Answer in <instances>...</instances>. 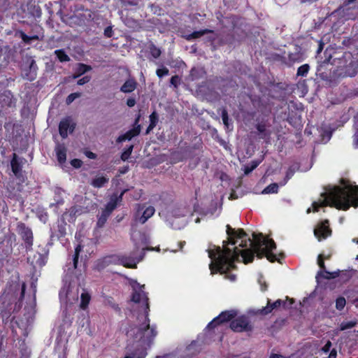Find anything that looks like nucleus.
I'll use <instances>...</instances> for the list:
<instances>
[{
  "mask_svg": "<svg viewBox=\"0 0 358 358\" xmlns=\"http://www.w3.org/2000/svg\"><path fill=\"white\" fill-rule=\"evenodd\" d=\"M145 249L143 250L142 255L138 259H135L132 257L126 256V255H122V256H117V257H110V258L113 259L111 262H113L115 263L119 264L120 265H122L123 266L128 268H136V264L139 262H141L143 259V256L145 255Z\"/></svg>",
  "mask_w": 358,
  "mask_h": 358,
  "instance_id": "10",
  "label": "nucleus"
},
{
  "mask_svg": "<svg viewBox=\"0 0 358 358\" xmlns=\"http://www.w3.org/2000/svg\"><path fill=\"white\" fill-rule=\"evenodd\" d=\"M37 70L36 61L30 56L26 57L21 66L22 78L29 81L34 80L37 77Z\"/></svg>",
  "mask_w": 358,
  "mask_h": 358,
  "instance_id": "5",
  "label": "nucleus"
},
{
  "mask_svg": "<svg viewBox=\"0 0 358 358\" xmlns=\"http://www.w3.org/2000/svg\"><path fill=\"white\" fill-rule=\"evenodd\" d=\"M336 69L333 72L335 78L355 77L358 73V63L350 52H345L338 59Z\"/></svg>",
  "mask_w": 358,
  "mask_h": 358,
  "instance_id": "4",
  "label": "nucleus"
},
{
  "mask_svg": "<svg viewBox=\"0 0 358 358\" xmlns=\"http://www.w3.org/2000/svg\"><path fill=\"white\" fill-rule=\"evenodd\" d=\"M26 162V159L20 157L16 153H13L10 161L11 170L17 178H20L22 176V166Z\"/></svg>",
  "mask_w": 358,
  "mask_h": 358,
  "instance_id": "11",
  "label": "nucleus"
},
{
  "mask_svg": "<svg viewBox=\"0 0 358 358\" xmlns=\"http://www.w3.org/2000/svg\"><path fill=\"white\" fill-rule=\"evenodd\" d=\"M180 78L176 75L171 78L170 83L171 85H173L175 88H178V85L180 83Z\"/></svg>",
  "mask_w": 358,
  "mask_h": 358,
  "instance_id": "42",
  "label": "nucleus"
},
{
  "mask_svg": "<svg viewBox=\"0 0 358 358\" xmlns=\"http://www.w3.org/2000/svg\"><path fill=\"white\" fill-rule=\"evenodd\" d=\"M346 304L345 299L343 296H339L336 300V308L338 310H342Z\"/></svg>",
  "mask_w": 358,
  "mask_h": 358,
  "instance_id": "39",
  "label": "nucleus"
},
{
  "mask_svg": "<svg viewBox=\"0 0 358 358\" xmlns=\"http://www.w3.org/2000/svg\"><path fill=\"white\" fill-rule=\"evenodd\" d=\"M91 300V295L87 292H83L80 295V307L83 310L87 308Z\"/></svg>",
  "mask_w": 358,
  "mask_h": 358,
  "instance_id": "27",
  "label": "nucleus"
},
{
  "mask_svg": "<svg viewBox=\"0 0 358 358\" xmlns=\"http://www.w3.org/2000/svg\"><path fill=\"white\" fill-rule=\"evenodd\" d=\"M331 234V230L329 226V220L323 221L317 229L314 230L315 236L320 241L322 238L325 239Z\"/></svg>",
  "mask_w": 358,
  "mask_h": 358,
  "instance_id": "13",
  "label": "nucleus"
},
{
  "mask_svg": "<svg viewBox=\"0 0 358 358\" xmlns=\"http://www.w3.org/2000/svg\"><path fill=\"white\" fill-rule=\"evenodd\" d=\"M317 264L321 269L320 271H323L324 269L326 268L324 261V257H323V255L321 254L319 255L317 257Z\"/></svg>",
  "mask_w": 358,
  "mask_h": 358,
  "instance_id": "46",
  "label": "nucleus"
},
{
  "mask_svg": "<svg viewBox=\"0 0 358 358\" xmlns=\"http://www.w3.org/2000/svg\"><path fill=\"white\" fill-rule=\"evenodd\" d=\"M55 55L57 58L61 62H65L70 61L69 56L66 53V52L63 49L56 50L55 51Z\"/></svg>",
  "mask_w": 358,
  "mask_h": 358,
  "instance_id": "31",
  "label": "nucleus"
},
{
  "mask_svg": "<svg viewBox=\"0 0 358 358\" xmlns=\"http://www.w3.org/2000/svg\"><path fill=\"white\" fill-rule=\"evenodd\" d=\"M124 192L125 191L122 192L118 196L117 194L112 195L110 201L107 203L106 208L103 210L111 214L117 207V203L122 201Z\"/></svg>",
  "mask_w": 358,
  "mask_h": 358,
  "instance_id": "16",
  "label": "nucleus"
},
{
  "mask_svg": "<svg viewBox=\"0 0 358 358\" xmlns=\"http://www.w3.org/2000/svg\"><path fill=\"white\" fill-rule=\"evenodd\" d=\"M78 259H79V256L78 255H73V268L76 269L78 267Z\"/></svg>",
  "mask_w": 358,
  "mask_h": 358,
  "instance_id": "56",
  "label": "nucleus"
},
{
  "mask_svg": "<svg viewBox=\"0 0 358 358\" xmlns=\"http://www.w3.org/2000/svg\"><path fill=\"white\" fill-rule=\"evenodd\" d=\"M196 345V342H192L187 348V350H191Z\"/></svg>",
  "mask_w": 358,
  "mask_h": 358,
  "instance_id": "64",
  "label": "nucleus"
},
{
  "mask_svg": "<svg viewBox=\"0 0 358 358\" xmlns=\"http://www.w3.org/2000/svg\"><path fill=\"white\" fill-rule=\"evenodd\" d=\"M169 73V71L166 67H163L162 69H157L156 71V74L159 78H162L164 76L168 75Z\"/></svg>",
  "mask_w": 358,
  "mask_h": 358,
  "instance_id": "43",
  "label": "nucleus"
},
{
  "mask_svg": "<svg viewBox=\"0 0 358 358\" xmlns=\"http://www.w3.org/2000/svg\"><path fill=\"white\" fill-rule=\"evenodd\" d=\"M275 59L280 62L282 64L289 66L288 58L287 59L285 56L276 55L275 56Z\"/></svg>",
  "mask_w": 358,
  "mask_h": 358,
  "instance_id": "48",
  "label": "nucleus"
},
{
  "mask_svg": "<svg viewBox=\"0 0 358 358\" xmlns=\"http://www.w3.org/2000/svg\"><path fill=\"white\" fill-rule=\"evenodd\" d=\"M343 187L334 186L321 194L318 201L312 203L313 211L318 212L321 207L330 206L338 210H347L351 206L358 207V185H352L341 179Z\"/></svg>",
  "mask_w": 358,
  "mask_h": 358,
  "instance_id": "2",
  "label": "nucleus"
},
{
  "mask_svg": "<svg viewBox=\"0 0 358 358\" xmlns=\"http://www.w3.org/2000/svg\"><path fill=\"white\" fill-rule=\"evenodd\" d=\"M255 127L259 133V138L264 139L266 142L268 141L271 137V131L266 129V124L262 122L257 124Z\"/></svg>",
  "mask_w": 358,
  "mask_h": 358,
  "instance_id": "19",
  "label": "nucleus"
},
{
  "mask_svg": "<svg viewBox=\"0 0 358 358\" xmlns=\"http://www.w3.org/2000/svg\"><path fill=\"white\" fill-rule=\"evenodd\" d=\"M76 123L72 122L69 117L62 120L59 124V133L62 138H66L68 136V131L69 133H73L76 128Z\"/></svg>",
  "mask_w": 358,
  "mask_h": 358,
  "instance_id": "12",
  "label": "nucleus"
},
{
  "mask_svg": "<svg viewBox=\"0 0 358 358\" xmlns=\"http://www.w3.org/2000/svg\"><path fill=\"white\" fill-rule=\"evenodd\" d=\"M294 173V170L292 169L291 168H289V169L286 172L284 184H285L293 176Z\"/></svg>",
  "mask_w": 358,
  "mask_h": 358,
  "instance_id": "51",
  "label": "nucleus"
},
{
  "mask_svg": "<svg viewBox=\"0 0 358 358\" xmlns=\"http://www.w3.org/2000/svg\"><path fill=\"white\" fill-rule=\"evenodd\" d=\"M144 206L141 208H138L137 213L136 214V220L138 221L141 224H144L147 222V220L150 218L155 213V209L153 206H149L145 208L141 215H139L140 212L143 210Z\"/></svg>",
  "mask_w": 358,
  "mask_h": 358,
  "instance_id": "15",
  "label": "nucleus"
},
{
  "mask_svg": "<svg viewBox=\"0 0 358 358\" xmlns=\"http://www.w3.org/2000/svg\"><path fill=\"white\" fill-rule=\"evenodd\" d=\"M269 358H285V357L279 354H271Z\"/></svg>",
  "mask_w": 358,
  "mask_h": 358,
  "instance_id": "62",
  "label": "nucleus"
},
{
  "mask_svg": "<svg viewBox=\"0 0 358 358\" xmlns=\"http://www.w3.org/2000/svg\"><path fill=\"white\" fill-rule=\"evenodd\" d=\"M150 52L155 59L159 57L162 53L160 49L154 44L150 46Z\"/></svg>",
  "mask_w": 358,
  "mask_h": 358,
  "instance_id": "37",
  "label": "nucleus"
},
{
  "mask_svg": "<svg viewBox=\"0 0 358 358\" xmlns=\"http://www.w3.org/2000/svg\"><path fill=\"white\" fill-rule=\"evenodd\" d=\"M84 154L87 158L91 159H95L97 157V155L95 153H94L90 150H85L84 152Z\"/></svg>",
  "mask_w": 358,
  "mask_h": 358,
  "instance_id": "53",
  "label": "nucleus"
},
{
  "mask_svg": "<svg viewBox=\"0 0 358 358\" xmlns=\"http://www.w3.org/2000/svg\"><path fill=\"white\" fill-rule=\"evenodd\" d=\"M230 329L234 332H249L253 329L248 317L241 315L234 318L229 324Z\"/></svg>",
  "mask_w": 358,
  "mask_h": 358,
  "instance_id": "8",
  "label": "nucleus"
},
{
  "mask_svg": "<svg viewBox=\"0 0 358 358\" xmlns=\"http://www.w3.org/2000/svg\"><path fill=\"white\" fill-rule=\"evenodd\" d=\"M357 324V321H348V322H343L341 323L339 329L341 331H345L347 329H350L355 327Z\"/></svg>",
  "mask_w": 358,
  "mask_h": 358,
  "instance_id": "35",
  "label": "nucleus"
},
{
  "mask_svg": "<svg viewBox=\"0 0 358 358\" xmlns=\"http://www.w3.org/2000/svg\"><path fill=\"white\" fill-rule=\"evenodd\" d=\"M236 268V266L234 265V266H231L230 269L227 270V271L224 272V273H220V274H225V278L230 280L231 281H234L236 278V275L235 274H231V273H228V272L231 270V269H234Z\"/></svg>",
  "mask_w": 358,
  "mask_h": 358,
  "instance_id": "45",
  "label": "nucleus"
},
{
  "mask_svg": "<svg viewBox=\"0 0 358 358\" xmlns=\"http://www.w3.org/2000/svg\"><path fill=\"white\" fill-rule=\"evenodd\" d=\"M324 55L325 56V59L321 62L320 67H322L323 64H328L332 57L331 54L327 50L324 51Z\"/></svg>",
  "mask_w": 358,
  "mask_h": 358,
  "instance_id": "44",
  "label": "nucleus"
},
{
  "mask_svg": "<svg viewBox=\"0 0 358 358\" xmlns=\"http://www.w3.org/2000/svg\"><path fill=\"white\" fill-rule=\"evenodd\" d=\"M141 132V127L138 125L137 127L128 130L126 133L122 135H120L117 141L118 143H121L127 140L130 141L132 138L137 136Z\"/></svg>",
  "mask_w": 358,
  "mask_h": 358,
  "instance_id": "17",
  "label": "nucleus"
},
{
  "mask_svg": "<svg viewBox=\"0 0 358 358\" xmlns=\"http://www.w3.org/2000/svg\"><path fill=\"white\" fill-rule=\"evenodd\" d=\"M0 101L2 107L11 108L15 105V99L10 91L5 92L1 96Z\"/></svg>",
  "mask_w": 358,
  "mask_h": 358,
  "instance_id": "18",
  "label": "nucleus"
},
{
  "mask_svg": "<svg viewBox=\"0 0 358 358\" xmlns=\"http://www.w3.org/2000/svg\"><path fill=\"white\" fill-rule=\"evenodd\" d=\"M17 230L18 234L20 236L27 251L32 250L34 244V236L31 228L26 226L23 222H19L17 226Z\"/></svg>",
  "mask_w": 358,
  "mask_h": 358,
  "instance_id": "9",
  "label": "nucleus"
},
{
  "mask_svg": "<svg viewBox=\"0 0 358 358\" xmlns=\"http://www.w3.org/2000/svg\"><path fill=\"white\" fill-rule=\"evenodd\" d=\"M324 43H323V41L322 40L319 41V44H318V48H317V55H319L320 53L322 52V51L323 50V48H324Z\"/></svg>",
  "mask_w": 358,
  "mask_h": 358,
  "instance_id": "55",
  "label": "nucleus"
},
{
  "mask_svg": "<svg viewBox=\"0 0 358 358\" xmlns=\"http://www.w3.org/2000/svg\"><path fill=\"white\" fill-rule=\"evenodd\" d=\"M81 94L80 92H74L70 94L66 99V103L71 104L76 99L80 97Z\"/></svg>",
  "mask_w": 358,
  "mask_h": 358,
  "instance_id": "41",
  "label": "nucleus"
},
{
  "mask_svg": "<svg viewBox=\"0 0 358 358\" xmlns=\"http://www.w3.org/2000/svg\"><path fill=\"white\" fill-rule=\"evenodd\" d=\"M90 70H92L91 66L83 63H78L76 70V73L73 76V78H77Z\"/></svg>",
  "mask_w": 358,
  "mask_h": 358,
  "instance_id": "24",
  "label": "nucleus"
},
{
  "mask_svg": "<svg viewBox=\"0 0 358 358\" xmlns=\"http://www.w3.org/2000/svg\"><path fill=\"white\" fill-rule=\"evenodd\" d=\"M66 227L64 225H58L57 230L55 232V235H52L51 236L53 237L54 236H57L58 239L64 237L66 235Z\"/></svg>",
  "mask_w": 358,
  "mask_h": 358,
  "instance_id": "38",
  "label": "nucleus"
},
{
  "mask_svg": "<svg viewBox=\"0 0 358 358\" xmlns=\"http://www.w3.org/2000/svg\"><path fill=\"white\" fill-rule=\"evenodd\" d=\"M221 116H222V120L224 125L225 126V127L227 129H228L229 125V115H228V112H227V109L223 108L222 110Z\"/></svg>",
  "mask_w": 358,
  "mask_h": 358,
  "instance_id": "40",
  "label": "nucleus"
},
{
  "mask_svg": "<svg viewBox=\"0 0 358 358\" xmlns=\"http://www.w3.org/2000/svg\"><path fill=\"white\" fill-rule=\"evenodd\" d=\"M104 36L107 38H110L113 35V31L112 27L108 26L104 29Z\"/></svg>",
  "mask_w": 358,
  "mask_h": 358,
  "instance_id": "50",
  "label": "nucleus"
},
{
  "mask_svg": "<svg viewBox=\"0 0 358 358\" xmlns=\"http://www.w3.org/2000/svg\"><path fill=\"white\" fill-rule=\"evenodd\" d=\"M70 163L71 165L76 169H79L83 165V162L80 159H73L71 161Z\"/></svg>",
  "mask_w": 358,
  "mask_h": 358,
  "instance_id": "47",
  "label": "nucleus"
},
{
  "mask_svg": "<svg viewBox=\"0 0 358 358\" xmlns=\"http://www.w3.org/2000/svg\"><path fill=\"white\" fill-rule=\"evenodd\" d=\"M82 248H83V247H82V245H80V244H79V245H78L76 247V248H75V252H74V255H78V256H79V255H80V252H81V250H82Z\"/></svg>",
  "mask_w": 358,
  "mask_h": 358,
  "instance_id": "59",
  "label": "nucleus"
},
{
  "mask_svg": "<svg viewBox=\"0 0 358 358\" xmlns=\"http://www.w3.org/2000/svg\"><path fill=\"white\" fill-rule=\"evenodd\" d=\"M303 55L300 51L296 52H289L288 54L289 66H291L296 62H301L303 60Z\"/></svg>",
  "mask_w": 358,
  "mask_h": 358,
  "instance_id": "26",
  "label": "nucleus"
},
{
  "mask_svg": "<svg viewBox=\"0 0 358 358\" xmlns=\"http://www.w3.org/2000/svg\"><path fill=\"white\" fill-rule=\"evenodd\" d=\"M133 148H134V145H131L130 146H129L127 149H125L122 152L121 157H120L122 161H124V162L127 161L129 158V157L133 151Z\"/></svg>",
  "mask_w": 358,
  "mask_h": 358,
  "instance_id": "36",
  "label": "nucleus"
},
{
  "mask_svg": "<svg viewBox=\"0 0 358 358\" xmlns=\"http://www.w3.org/2000/svg\"><path fill=\"white\" fill-rule=\"evenodd\" d=\"M109 178L106 176H98L92 180L90 185L94 188H101L108 183Z\"/></svg>",
  "mask_w": 358,
  "mask_h": 358,
  "instance_id": "22",
  "label": "nucleus"
},
{
  "mask_svg": "<svg viewBox=\"0 0 358 358\" xmlns=\"http://www.w3.org/2000/svg\"><path fill=\"white\" fill-rule=\"evenodd\" d=\"M25 290H26V285L24 282L22 285V289H21V293H20V299H24V294H25Z\"/></svg>",
  "mask_w": 358,
  "mask_h": 358,
  "instance_id": "57",
  "label": "nucleus"
},
{
  "mask_svg": "<svg viewBox=\"0 0 358 358\" xmlns=\"http://www.w3.org/2000/svg\"><path fill=\"white\" fill-rule=\"evenodd\" d=\"M91 80V76H85L84 77H83L82 78L79 79L78 81H77V84L78 85H83L87 83H89Z\"/></svg>",
  "mask_w": 358,
  "mask_h": 358,
  "instance_id": "49",
  "label": "nucleus"
},
{
  "mask_svg": "<svg viewBox=\"0 0 358 358\" xmlns=\"http://www.w3.org/2000/svg\"><path fill=\"white\" fill-rule=\"evenodd\" d=\"M278 192V185L277 183H271L268 185L262 191L263 194H275Z\"/></svg>",
  "mask_w": 358,
  "mask_h": 358,
  "instance_id": "34",
  "label": "nucleus"
},
{
  "mask_svg": "<svg viewBox=\"0 0 358 358\" xmlns=\"http://www.w3.org/2000/svg\"><path fill=\"white\" fill-rule=\"evenodd\" d=\"M320 76L324 80H328L327 74H325L324 73H320Z\"/></svg>",
  "mask_w": 358,
  "mask_h": 358,
  "instance_id": "63",
  "label": "nucleus"
},
{
  "mask_svg": "<svg viewBox=\"0 0 358 358\" xmlns=\"http://www.w3.org/2000/svg\"><path fill=\"white\" fill-rule=\"evenodd\" d=\"M32 32L36 33L28 36L22 30L17 29L15 31V37L20 38L25 45H30L32 41H42L43 39V29L41 26L36 25L32 29Z\"/></svg>",
  "mask_w": 358,
  "mask_h": 358,
  "instance_id": "6",
  "label": "nucleus"
},
{
  "mask_svg": "<svg viewBox=\"0 0 358 358\" xmlns=\"http://www.w3.org/2000/svg\"><path fill=\"white\" fill-rule=\"evenodd\" d=\"M259 160H253L244 166V173L248 175L255 170L260 164Z\"/></svg>",
  "mask_w": 358,
  "mask_h": 358,
  "instance_id": "30",
  "label": "nucleus"
},
{
  "mask_svg": "<svg viewBox=\"0 0 358 358\" xmlns=\"http://www.w3.org/2000/svg\"><path fill=\"white\" fill-rule=\"evenodd\" d=\"M340 275V271L337 270L336 271L330 272L328 271L326 268L323 271H320L317 272L316 278L318 280L319 278L331 280L338 278Z\"/></svg>",
  "mask_w": 358,
  "mask_h": 358,
  "instance_id": "23",
  "label": "nucleus"
},
{
  "mask_svg": "<svg viewBox=\"0 0 358 358\" xmlns=\"http://www.w3.org/2000/svg\"><path fill=\"white\" fill-rule=\"evenodd\" d=\"M281 306L284 308L286 307L285 301L278 299L272 303L270 299H268L266 306L263 307L259 311L261 315H266L271 313L273 310L277 309Z\"/></svg>",
  "mask_w": 358,
  "mask_h": 358,
  "instance_id": "14",
  "label": "nucleus"
},
{
  "mask_svg": "<svg viewBox=\"0 0 358 358\" xmlns=\"http://www.w3.org/2000/svg\"><path fill=\"white\" fill-rule=\"evenodd\" d=\"M138 289L134 288L131 301L139 303L141 301L145 305V316L143 322L136 326L134 332V338L142 341L143 343L150 345L157 334L155 326L150 327L148 312L150 310L149 298L148 293L144 291L145 285L138 284Z\"/></svg>",
  "mask_w": 358,
  "mask_h": 358,
  "instance_id": "3",
  "label": "nucleus"
},
{
  "mask_svg": "<svg viewBox=\"0 0 358 358\" xmlns=\"http://www.w3.org/2000/svg\"><path fill=\"white\" fill-rule=\"evenodd\" d=\"M85 212V208L83 206L75 205L70 208L69 213L71 215L78 216L80 215Z\"/></svg>",
  "mask_w": 358,
  "mask_h": 358,
  "instance_id": "32",
  "label": "nucleus"
},
{
  "mask_svg": "<svg viewBox=\"0 0 358 358\" xmlns=\"http://www.w3.org/2000/svg\"><path fill=\"white\" fill-rule=\"evenodd\" d=\"M66 148L64 144H58L55 148V152L57 161L63 164L66 160Z\"/></svg>",
  "mask_w": 358,
  "mask_h": 358,
  "instance_id": "21",
  "label": "nucleus"
},
{
  "mask_svg": "<svg viewBox=\"0 0 358 358\" xmlns=\"http://www.w3.org/2000/svg\"><path fill=\"white\" fill-rule=\"evenodd\" d=\"M310 70V66L308 64L300 66L296 72L297 76L306 77Z\"/></svg>",
  "mask_w": 358,
  "mask_h": 358,
  "instance_id": "33",
  "label": "nucleus"
},
{
  "mask_svg": "<svg viewBox=\"0 0 358 358\" xmlns=\"http://www.w3.org/2000/svg\"><path fill=\"white\" fill-rule=\"evenodd\" d=\"M337 357V351L336 349H332L330 351V353L329 355V358H336Z\"/></svg>",
  "mask_w": 358,
  "mask_h": 358,
  "instance_id": "58",
  "label": "nucleus"
},
{
  "mask_svg": "<svg viewBox=\"0 0 358 358\" xmlns=\"http://www.w3.org/2000/svg\"><path fill=\"white\" fill-rule=\"evenodd\" d=\"M228 242L224 241V249L214 245V249H208V257L212 259L209 264L210 273H224L234 266V263L243 258L244 264L253 262L255 255L258 259L266 257L270 262H278L282 264L281 259L285 258L282 252L278 255L273 251L276 248V244L273 239L266 238L263 234H253V241L248 237L243 229L236 230L229 224L226 226Z\"/></svg>",
  "mask_w": 358,
  "mask_h": 358,
  "instance_id": "1",
  "label": "nucleus"
},
{
  "mask_svg": "<svg viewBox=\"0 0 358 358\" xmlns=\"http://www.w3.org/2000/svg\"><path fill=\"white\" fill-rule=\"evenodd\" d=\"M209 33H214V31L212 29H201L199 31H194L192 33H191L190 34L185 36V38L187 41H191L192 39L199 38L201 36L205 35L206 34H209Z\"/></svg>",
  "mask_w": 358,
  "mask_h": 358,
  "instance_id": "25",
  "label": "nucleus"
},
{
  "mask_svg": "<svg viewBox=\"0 0 358 358\" xmlns=\"http://www.w3.org/2000/svg\"><path fill=\"white\" fill-rule=\"evenodd\" d=\"M147 355V352L145 350H142L141 354L136 358H145Z\"/></svg>",
  "mask_w": 358,
  "mask_h": 358,
  "instance_id": "61",
  "label": "nucleus"
},
{
  "mask_svg": "<svg viewBox=\"0 0 358 358\" xmlns=\"http://www.w3.org/2000/svg\"><path fill=\"white\" fill-rule=\"evenodd\" d=\"M128 171H129L128 166H123L119 169V172L120 174H125L126 173L128 172Z\"/></svg>",
  "mask_w": 358,
  "mask_h": 358,
  "instance_id": "60",
  "label": "nucleus"
},
{
  "mask_svg": "<svg viewBox=\"0 0 358 358\" xmlns=\"http://www.w3.org/2000/svg\"><path fill=\"white\" fill-rule=\"evenodd\" d=\"M138 83L134 78L127 79L121 86L120 91L124 93H131L137 87Z\"/></svg>",
  "mask_w": 358,
  "mask_h": 358,
  "instance_id": "20",
  "label": "nucleus"
},
{
  "mask_svg": "<svg viewBox=\"0 0 358 358\" xmlns=\"http://www.w3.org/2000/svg\"><path fill=\"white\" fill-rule=\"evenodd\" d=\"M237 315V311L235 310H229L222 311L218 316L215 317L210 322L206 327V330L211 331L216 327L223 323L231 322Z\"/></svg>",
  "mask_w": 358,
  "mask_h": 358,
  "instance_id": "7",
  "label": "nucleus"
},
{
  "mask_svg": "<svg viewBox=\"0 0 358 358\" xmlns=\"http://www.w3.org/2000/svg\"><path fill=\"white\" fill-rule=\"evenodd\" d=\"M150 124L146 129V134L152 131L158 122V115L156 111H153L149 116Z\"/></svg>",
  "mask_w": 358,
  "mask_h": 358,
  "instance_id": "28",
  "label": "nucleus"
},
{
  "mask_svg": "<svg viewBox=\"0 0 358 358\" xmlns=\"http://www.w3.org/2000/svg\"><path fill=\"white\" fill-rule=\"evenodd\" d=\"M136 103V99L132 97H130V98L127 99V105L130 108L134 107L135 106Z\"/></svg>",
  "mask_w": 358,
  "mask_h": 358,
  "instance_id": "54",
  "label": "nucleus"
},
{
  "mask_svg": "<svg viewBox=\"0 0 358 358\" xmlns=\"http://www.w3.org/2000/svg\"><path fill=\"white\" fill-rule=\"evenodd\" d=\"M332 343L330 341H328L326 344L322 347V350L324 353H327L330 351Z\"/></svg>",
  "mask_w": 358,
  "mask_h": 358,
  "instance_id": "52",
  "label": "nucleus"
},
{
  "mask_svg": "<svg viewBox=\"0 0 358 358\" xmlns=\"http://www.w3.org/2000/svg\"><path fill=\"white\" fill-rule=\"evenodd\" d=\"M110 215V213H109L108 212H107L103 209L101 210V215L99 216H98L96 227L102 228L105 225V224L107 222V220Z\"/></svg>",
  "mask_w": 358,
  "mask_h": 358,
  "instance_id": "29",
  "label": "nucleus"
}]
</instances>
